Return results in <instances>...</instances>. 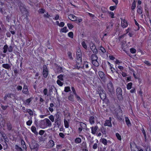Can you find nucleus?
<instances>
[{
    "instance_id": "obj_53",
    "label": "nucleus",
    "mask_w": 151,
    "mask_h": 151,
    "mask_svg": "<svg viewBox=\"0 0 151 151\" xmlns=\"http://www.w3.org/2000/svg\"><path fill=\"white\" fill-rule=\"evenodd\" d=\"M49 119L52 122H53L54 121V118L53 115H51L48 116Z\"/></svg>"
},
{
    "instance_id": "obj_49",
    "label": "nucleus",
    "mask_w": 151,
    "mask_h": 151,
    "mask_svg": "<svg viewBox=\"0 0 151 151\" xmlns=\"http://www.w3.org/2000/svg\"><path fill=\"white\" fill-rule=\"evenodd\" d=\"M57 83L58 85L60 86H62L63 85V83L61 82V81L59 80H57Z\"/></svg>"
},
{
    "instance_id": "obj_11",
    "label": "nucleus",
    "mask_w": 151,
    "mask_h": 151,
    "mask_svg": "<svg viewBox=\"0 0 151 151\" xmlns=\"http://www.w3.org/2000/svg\"><path fill=\"white\" fill-rule=\"evenodd\" d=\"M5 97L10 98L12 99H16V96L15 94L12 93H8L6 94L4 98Z\"/></svg>"
},
{
    "instance_id": "obj_16",
    "label": "nucleus",
    "mask_w": 151,
    "mask_h": 151,
    "mask_svg": "<svg viewBox=\"0 0 151 151\" xmlns=\"http://www.w3.org/2000/svg\"><path fill=\"white\" fill-rule=\"evenodd\" d=\"M22 91L23 93L25 94L28 95L29 94V92L27 85L24 86Z\"/></svg>"
},
{
    "instance_id": "obj_44",
    "label": "nucleus",
    "mask_w": 151,
    "mask_h": 151,
    "mask_svg": "<svg viewBox=\"0 0 151 151\" xmlns=\"http://www.w3.org/2000/svg\"><path fill=\"white\" fill-rule=\"evenodd\" d=\"M130 51L131 53L134 54L136 52V50L135 49L132 47L130 49Z\"/></svg>"
},
{
    "instance_id": "obj_10",
    "label": "nucleus",
    "mask_w": 151,
    "mask_h": 151,
    "mask_svg": "<svg viewBox=\"0 0 151 151\" xmlns=\"http://www.w3.org/2000/svg\"><path fill=\"white\" fill-rule=\"evenodd\" d=\"M99 75L101 80L103 81H104L105 80V77L104 73L102 71H100L99 72Z\"/></svg>"
},
{
    "instance_id": "obj_1",
    "label": "nucleus",
    "mask_w": 151,
    "mask_h": 151,
    "mask_svg": "<svg viewBox=\"0 0 151 151\" xmlns=\"http://www.w3.org/2000/svg\"><path fill=\"white\" fill-rule=\"evenodd\" d=\"M19 9L22 16H25L26 19H28L29 15V12L26 8L24 7L23 4L20 5L19 6Z\"/></svg>"
},
{
    "instance_id": "obj_54",
    "label": "nucleus",
    "mask_w": 151,
    "mask_h": 151,
    "mask_svg": "<svg viewBox=\"0 0 151 151\" xmlns=\"http://www.w3.org/2000/svg\"><path fill=\"white\" fill-rule=\"evenodd\" d=\"M110 67V69H111V71L113 73L115 71V69L113 67V65L112 64H111V65H109Z\"/></svg>"
},
{
    "instance_id": "obj_20",
    "label": "nucleus",
    "mask_w": 151,
    "mask_h": 151,
    "mask_svg": "<svg viewBox=\"0 0 151 151\" xmlns=\"http://www.w3.org/2000/svg\"><path fill=\"white\" fill-rule=\"evenodd\" d=\"M2 67L3 68L9 70L11 69V66L8 63L4 64L2 65Z\"/></svg>"
},
{
    "instance_id": "obj_36",
    "label": "nucleus",
    "mask_w": 151,
    "mask_h": 151,
    "mask_svg": "<svg viewBox=\"0 0 151 151\" xmlns=\"http://www.w3.org/2000/svg\"><path fill=\"white\" fill-rule=\"evenodd\" d=\"M81 142V139L79 137L76 138L75 140V142L77 144L80 143Z\"/></svg>"
},
{
    "instance_id": "obj_17",
    "label": "nucleus",
    "mask_w": 151,
    "mask_h": 151,
    "mask_svg": "<svg viewBox=\"0 0 151 151\" xmlns=\"http://www.w3.org/2000/svg\"><path fill=\"white\" fill-rule=\"evenodd\" d=\"M141 130L143 134L144 137L145 141V142H146L147 140V134L146 133V131L144 129V128L143 127L141 129Z\"/></svg>"
},
{
    "instance_id": "obj_42",
    "label": "nucleus",
    "mask_w": 151,
    "mask_h": 151,
    "mask_svg": "<svg viewBox=\"0 0 151 151\" xmlns=\"http://www.w3.org/2000/svg\"><path fill=\"white\" fill-rule=\"evenodd\" d=\"M45 12V10L43 8H40L39 9L38 12L40 14H42Z\"/></svg>"
},
{
    "instance_id": "obj_13",
    "label": "nucleus",
    "mask_w": 151,
    "mask_h": 151,
    "mask_svg": "<svg viewBox=\"0 0 151 151\" xmlns=\"http://www.w3.org/2000/svg\"><path fill=\"white\" fill-rule=\"evenodd\" d=\"M61 119H55V127H56L59 128L60 124Z\"/></svg>"
},
{
    "instance_id": "obj_24",
    "label": "nucleus",
    "mask_w": 151,
    "mask_h": 151,
    "mask_svg": "<svg viewBox=\"0 0 151 151\" xmlns=\"http://www.w3.org/2000/svg\"><path fill=\"white\" fill-rule=\"evenodd\" d=\"M32 98L30 97L27 99L25 101L24 103L25 105H29L30 103L32 101Z\"/></svg>"
},
{
    "instance_id": "obj_15",
    "label": "nucleus",
    "mask_w": 151,
    "mask_h": 151,
    "mask_svg": "<svg viewBox=\"0 0 151 151\" xmlns=\"http://www.w3.org/2000/svg\"><path fill=\"white\" fill-rule=\"evenodd\" d=\"M121 26L123 28H126L128 25V23L127 21L125 19L122 20L121 22Z\"/></svg>"
},
{
    "instance_id": "obj_3",
    "label": "nucleus",
    "mask_w": 151,
    "mask_h": 151,
    "mask_svg": "<svg viewBox=\"0 0 151 151\" xmlns=\"http://www.w3.org/2000/svg\"><path fill=\"white\" fill-rule=\"evenodd\" d=\"M76 59L77 61L78 62V63H77L76 65L77 66L78 64L79 65V63H81L82 61V53L80 49H78L77 50L76 52Z\"/></svg>"
},
{
    "instance_id": "obj_4",
    "label": "nucleus",
    "mask_w": 151,
    "mask_h": 151,
    "mask_svg": "<svg viewBox=\"0 0 151 151\" xmlns=\"http://www.w3.org/2000/svg\"><path fill=\"white\" fill-rule=\"evenodd\" d=\"M116 94L118 99L121 100L123 99L122 90L120 87H118L116 90Z\"/></svg>"
},
{
    "instance_id": "obj_43",
    "label": "nucleus",
    "mask_w": 151,
    "mask_h": 151,
    "mask_svg": "<svg viewBox=\"0 0 151 151\" xmlns=\"http://www.w3.org/2000/svg\"><path fill=\"white\" fill-rule=\"evenodd\" d=\"M64 91L66 92H68L70 91V87L69 86L65 87Z\"/></svg>"
},
{
    "instance_id": "obj_55",
    "label": "nucleus",
    "mask_w": 151,
    "mask_h": 151,
    "mask_svg": "<svg viewBox=\"0 0 151 151\" xmlns=\"http://www.w3.org/2000/svg\"><path fill=\"white\" fill-rule=\"evenodd\" d=\"M67 25L68 28L70 29H72L73 28V27H74L73 25L70 23L67 24Z\"/></svg>"
},
{
    "instance_id": "obj_45",
    "label": "nucleus",
    "mask_w": 151,
    "mask_h": 151,
    "mask_svg": "<svg viewBox=\"0 0 151 151\" xmlns=\"http://www.w3.org/2000/svg\"><path fill=\"white\" fill-rule=\"evenodd\" d=\"M80 126L83 129H84L86 127V124L82 122H80Z\"/></svg>"
},
{
    "instance_id": "obj_5",
    "label": "nucleus",
    "mask_w": 151,
    "mask_h": 151,
    "mask_svg": "<svg viewBox=\"0 0 151 151\" xmlns=\"http://www.w3.org/2000/svg\"><path fill=\"white\" fill-rule=\"evenodd\" d=\"M0 35H4L6 31V29L5 26L3 24L2 22H0Z\"/></svg>"
},
{
    "instance_id": "obj_56",
    "label": "nucleus",
    "mask_w": 151,
    "mask_h": 151,
    "mask_svg": "<svg viewBox=\"0 0 151 151\" xmlns=\"http://www.w3.org/2000/svg\"><path fill=\"white\" fill-rule=\"evenodd\" d=\"M76 98L77 100L79 102H80L82 101V99L80 97L78 96L77 94L76 95H75Z\"/></svg>"
},
{
    "instance_id": "obj_2",
    "label": "nucleus",
    "mask_w": 151,
    "mask_h": 151,
    "mask_svg": "<svg viewBox=\"0 0 151 151\" xmlns=\"http://www.w3.org/2000/svg\"><path fill=\"white\" fill-rule=\"evenodd\" d=\"M41 126L42 128H45L47 127H51L52 126V124L48 119L45 118L41 122Z\"/></svg>"
},
{
    "instance_id": "obj_25",
    "label": "nucleus",
    "mask_w": 151,
    "mask_h": 151,
    "mask_svg": "<svg viewBox=\"0 0 151 151\" xmlns=\"http://www.w3.org/2000/svg\"><path fill=\"white\" fill-rule=\"evenodd\" d=\"M125 120L126 123L128 126L129 127L131 125V123L130 120L128 117H125Z\"/></svg>"
},
{
    "instance_id": "obj_58",
    "label": "nucleus",
    "mask_w": 151,
    "mask_h": 151,
    "mask_svg": "<svg viewBox=\"0 0 151 151\" xmlns=\"http://www.w3.org/2000/svg\"><path fill=\"white\" fill-rule=\"evenodd\" d=\"M68 57L71 59H73V57L72 55V53L70 51L68 52Z\"/></svg>"
},
{
    "instance_id": "obj_40",
    "label": "nucleus",
    "mask_w": 151,
    "mask_h": 151,
    "mask_svg": "<svg viewBox=\"0 0 151 151\" xmlns=\"http://www.w3.org/2000/svg\"><path fill=\"white\" fill-rule=\"evenodd\" d=\"M68 36L71 38H73L74 37V34L73 32H69L68 34Z\"/></svg>"
},
{
    "instance_id": "obj_21",
    "label": "nucleus",
    "mask_w": 151,
    "mask_h": 151,
    "mask_svg": "<svg viewBox=\"0 0 151 151\" xmlns=\"http://www.w3.org/2000/svg\"><path fill=\"white\" fill-rule=\"evenodd\" d=\"M7 129L9 131L12 130V125L10 122H8L6 123Z\"/></svg>"
},
{
    "instance_id": "obj_31",
    "label": "nucleus",
    "mask_w": 151,
    "mask_h": 151,
    "mask_svg": "<svg viewBox=\"0 0 151 151\" xmlns=\"http://www.w3.org/2000/svg\"><path fill=\"white\" fill-rule=\"evenodd\" d=\"M136 6V2L135 0H134L131 6V9L132 10H134Z\"/></svg>"
},
{
    "instance_id": "obj_35",
    "label": "nucleus",
    "mask_w": 151,
    "mask_h": 151,
    "mask_svg": "<svg viewBox=\"0 0 151 151\" xmlns=\"http://www.w3.org/2000/svg\"><path fill=\"white\" fill-rule=\"evenodd\" d=\"M64 126L65 128H68L69 127V123L68 121L64 119Z\"/></svg>"
},
{
    "instance_id": "obj_37",
    "label": "nucleus",
    "mask_w": 151,
    "mask_h": 151,
    "mask_svg": "<svg viewBox=\"0 0 151 151\" xmlns=\"http://www.w3.org/2000/svg\"><path fill=\"white\" fill-rule=\"evenodd\" d=\"M15 148L17 151H22V148L19 147L17 145H15Z\"/></svg>"
},
{
    "instance_id": "obj_63",
    "label": "nucleus",
    "mask_w": 151,
    "mask_h": 151,
    "mask_svg": "<svg viewBox=\"0 0 151 151\" xmlns=\"http://www.w3.org/2000/svg\"><path fill=\"white\" fill-rule=\"evenodd\" d=\"M11 15H7L6 17V19L7 21L9 22V21L11 19Z\"/></svg>"
},
{
    "instance_id": "obj_62",
    "label": "nucleus",
    "mask_w": 151,
    "mask_h": 151,
    "mask_svg": "<svg viewBox=\"0 0 151 151\" xmlns=\"http://www.w3.org/2000/svg\"><path fill=\"white\" fill-rule=\"evenodd\" d=\"M47 88H45L43 91V93L44 95L48 96V95L47 94Z\"/></svg>"
},
{
    "instance_id": "obj_52",
    "label": "nucleus",
    "mask_w": 151,
    "mask_h": 151,
    "mask_svg": "<svg viewBox=\"0 0 151 151\" xmlns=\"http://www.w3.org/2000/svg\"><path fill=\"white\" fill-rule=\"evenodd\" d=\"M43 17H44L45 18H49L50 17H51L50 15L49 14V13L48 12H46V14H44L43 15Z\"/></svg>"
},
{
    "instance_id": "obj_57",
    "label": "nucleus",
    "mask_w": 151,
    "mask_h": 151,
    "mask_svg": "<svg viewBox=\"0 0 151 151\" xmlns=\"http://www.w3.org/2000/svg\"><path fill=\"white\" fill-rule=\"evenodd\" d=\"M32 121L31 119L29 120L26 122V124L27 125L30 126L32 124Z\"/></svg>"
},
{
    "instance_id": "obj_64",
    "label": "nucleus",
    "mask_w": 151,
    "mask_h": 151,
    "mask_svg": "<svg viewBox=\"0 0 151 151\" xmlns=\"http://www.w3.org/2000/svg\"><path fill=\"white\" fill-rule=\"evenodd\" d=\"M8 50L9 52H11L13 50V47L12 46H10L9 47H8Z\"/></svg>"
},
{
    "instance_id": "obj_22",
    "label": "nucleus",
    "mask_w": 151,
    "mask_h": 151,
    "mask_svg": "<svg viewBox=\"0 0 151 151\" xmlns=\"http://www.w3.org/2000/svg\"><path fill=\"white\" fill-rule=\"evenodd\" d=\"M101 131L103 134V135H104V137H106V129L104 127H102L101 129Z\"/></svg>"
},
{
    "instance_id": "obj_34",
    "label": "nucleus",
    "mask_w": 151,
    "mask_h": 151,
    "mask_svg": "<svg viewBox=\"0 0 151 151\" xmlns=\"http://www.w3.org/2000/svg\"><path fill=\"white\" fill-rule=\"evenodd\" d=\"M3 52L5 53L7 52V49H8V46L7 44L5 45L3 47Z\"/></svg>"
},
{
    "instance_id": "obj_50",
    "label": "nucleus",
    "mask_w": 151,
    "mask_h": 151,
    "mask_svg": "<svg viewBox=\"0 0 151 151\" xmlns=\"http://www.w3.org/2000/svg\"><path fill=\"white\" fill-rule=\"evenodd\" d=\"M116 8V5H114L113 6H111L109 7V9L112 11H114Z\"/></svg>"
},
{
    "instance_id": "obj_23",
    "label": "nucleus",
    "mask_w": 151,
    "mask_h": 151,
    "mask_svg": "<svg viewBox=\"0 0 151 151\" xmlns=\"http://www.w3.org/2000/svg\"><path fill=\"white\" fill-rule=\"evenodd\" d=\"M68 30L67 29V27H65L63 28H62L60 30V32L62 33H66L68 32Z\"/></svg>"
},
{
    "instance_id": "obj_41",
    "label": "nucleus",
    "mask_w": 151,
    "mask_h": 151,
    "mask_svg": "<svg viewBox=\"0 0 151 151\" xmlns=\"http://www.w3.org/2000/svg\"><path fill=\"white\" fill-rule=\"evenodd\" d=\"M116 137L117 139L119 141H121L122 140V138L121 136L120 135V134L118 133H116Z\"/></svg>"
},
{
    "instance_id": "obj_51",
    "label": "nucleus",
    "mask_w": 151,
    "mask_h": 151,
    "mask_svg": "<svg viewBox=\"0 0 151 151\" xmlns=\"http://www.w3.org/2000/svg\"><path fill=\"white\" fill-rule=\"evenodd\" d=\"M60 113L59 112H57L55 115V119H61V118L60 116Z\"/></svg>"
},
{
    "instance_id": "obj_47",
    "label": "nucleus",
    "mask_w": 151,
    "mask_h": 151,
    "mask_svg": "<svg viewBox=\"0 0 151 151\" xmlns=\"http://www.w3.org/2000/svg\"><path fill=\"white\" fill-rule=\"evenodd\" d=\"M63 75L62 74H60L57 76V78L59 79V80L61 81H63Z\"/></svg>"
},
{
    "instance_id": "obj_48",
    "label": "nucleus",
    "mask_w": 151,
    "mask_h": 151,
    "mask_svg": "<svg viewBox=\"0 0 151 151\" xmlns=\"http://www.w3.org/2000/svg\"><path fill=\"white\" fill-rule=\"evenodd\" d=\"M27 111L29 113L30 116L33 115V112L32 110L30 109H27Z\"/></svg>"
},
{
    "instance_id": "obj_9",
    "label": "nucleus",
    "mask_w": 151,
    "mask_h": 151,
    "mask_svg": "<svg viewBox=\"0 0 151 151\" xmlns=\"http://www.w3.org/2000/svg\"><path fill=\"white\" fill-rule=\"evenodd\" d=\"M111 121V117H109V119L106 120L105 121V123L104 124V125L105 126L111 127L112 126Z\"/></svg>"
},
{
    "instance_id": "obj_38",
    "label": "nucleus",
    "mask_w": 151,
    "mask_h": 151,
    "mask_svg": "<svg viewBox=\"0 0 151 151\" xmlns=\"http://www.w3.org/2000/svg\"><path fill=\"white\" fill-rule=\"evenodd\" d=\"M68 99L70 101H73L74 99V96L72 94L70 95L68 97Z\"/></svg>"
},
{
    "instance_id": "obj_59",
    "label": "nucleus",
    "mask_w": 151,
    "mask_h": 151,
    "mask_svg": "<svg viewBox=\"0 0 151 151\" xmlns=\"http://www.w3.org/2000/svg\"><path fill=\"white\" fill-rule=\"evenodd\" d=\"M71 89H72V90L73 91V94L75 95H76V94H77L76 93V92L75 91V89L72 86L71 87Z\"/></svg>"
},
{
    "instance_id": "obj_19",
    "label": "nucleus",
    "mask_w": 151,
    "mask_h": 151,
    "mask_svg": "<svg viewBox=\"0 0 151 151\" xmlns=\"http://www.w3.org/2000/svg\"><path fill=\"white\" fill-rule=\"evenodd\" d=\"M94 117L93 116H90L89 118V121L90 124H93L95 123Z\"/></svg>"
},
{
    "instance_id": "obj_27",
    "label": "nucleus",
    "mask_w": 151,
    "mask_h": 151,
    "mask_svg": "<svg viewBox=\"0 0 151 151\" xmlns=\"http://www.w3.org/2000/svg\"><path fill=\"white\" fill-rule=\"evenodd\" d=\"M48 145L50 147H53L55 145L54 141L52 140H50L48 142Z\"/></svg>"
},
{
    "instance_id": "obj_18",
    "label": "nucleus",
    "mask_w": 151,
    "mask_h": 151,
    "mask_svg": "<svg viewBox=\"0 0 151 151\" xmlns=\"http://www.w3.org/2000/svg\"><path fill=\"white\" fill-rule=\"evenodd\" d=\"M137 7L138 8L137 10V13L139 14H142L143 11L142 7L140 6H138Z\"/></svg>"
},
{
    "instance_id": "obj_39",
    "label": "nucleus",
    "mask_w": 151,
    "mask_h": 151,
    "mask_svg": "<svg viewBox=\"0 0 151 151\" xmlns=\"http://www.w3.org/2000/svg\"><path fill=\"white\" fill-rule=\"evenodd\" d=\"M83 67H85L86 68H88L89 67L88 62L87 61H84L83 63Z\"/></svg>"
},
{
    "instance_id": "obj_7",
    "label": "nucleus",
    "mask_w": 151,
    "mask_h": 151,
    "mask_svg": "<svg viewBox=\"0 0 151 151\" xmlns=\"http://www.w3.org/2000/svg\"><path fill=\"white\" fill-rule=\"evenodd\" d=\"M43 68L42 75L43 77L45 78H46L49 72L48 70L47 66L46 65H43Z\"/></svg>"
},
{
    "instance_id": "obj_60",
    "label": "nucleus",
    "mask_w": 151,
    "mask_h": 151,
    "mask_svg": "<svg viewBox=\"0 0 151 151\" xmlns=\"http://www.w3.org/2000/svg\"><path fill=\"white\" fill-rule=\"evenodd\" d=\"M21 145H22L23 146V148H24V146L25 147H26V145L25 144V142L24 141V140L22 139L21 140Z\"/></svg>"
},
{
    "instance_id": "obj_46",
    "label": "nucleus",
    "mask_w": 151,
    "mask_h": 151,
    "mask_svg": "<svg viewBox=\"0 0 151 151\" xmlns=\"http://www.w3.org/2000/svg\"><path fill=\"white\" fill-rule=\"evenodd\" d=\"M81 45L85 49H86L87 48V46L84 41H83L81 43Z\"/></svg>"
},
{
    "instance_id": "obj_29",
    "label": "nucleus",
    "mask_w": 151,
    "mask_h": 151,
    "mask_svg": "<svg viewBox=\"0 0 151 151\" xmlns=\"http://www.w3.org/2000/svg\"><path fill=\"white\" fill-rule=\"evenodd\" d=\"M101 142L104 145H106L107 144L108 142L107 139L105 138H103L101 139Z\"/></svg>"
},
{
    "instance_id": "obj_26",
    "label": "nucleus",
    "mask_w": 151,
    "mask_h": 151,
    "mask_svg": "<svg viewBox=\"0 0 151 151\" xmlns=\"http://www.w3.org/2000/svg\"><path fill=\"white\" fill-rule=\"evenodd\" d=\"M31 129L32 132L35 134H38V132L36 131V128L35 126H32L31 128Z\"/></svg>"
},
{
    "instance_id": "obj_61",
    "label": "nucleus",
    "mask_w": 151,
    "mask_h": 151,
    "mask_svg": "<svg viewBox=\"0 0 151 151\" xmlns=\"http://www.w3.org/2000/svg\"><path fill=\"white\" fill-rule=\"evenodd\" d=\"M0 12L2 14H4L5 13V9H3V8H0Z\"/></svg>"
},
{
    "instance_id": "obj_32",
    "label": "nucleus",
    "mask_w": 151,
    "mask_h": 151,
    "mask_svg": "<svg viewBox=\"0 0 151 151\" xmlns=\"http://www.w3.org/2000/svg\"><path fill=\"white\" fill-rule=\"evenodd\" d=\"M132 86V82H130L127 83V90L130 89Z\"/></svg>"
},
{
    "instance_id": "obj_12",
    "label": "nucleus",
    "mask_w": 151,
    "mask_h": 151,
    "mask_svg": "<svg viewBox=\"0 0 151 151\" xmlns=\"http://www.w3.org/2000/svg\"><path fill=\"white\" fill-rule=\"evenodd\" d=\"M68 19L72 21H74L77 20V17L73 14H70L68 16Z\"/></svg>"
},
{
    "instance_id": "obj_30",
    "label": "nucleus",
    "mask_w": 151,
    "mask_h": 151,
    "mask_svg": "<svg viewBox=\"0 0 151 151\" xmlns=\"http://www.w3.org/2000/svg\"><path fill=\"white\" fill-rule=\"evenodd\" d=\"M91 63L93 65L96 67H98L99 65V63L97 61V60L91 61Z\"/></svg>"
},
{
    "instance_id": "obj_28",
    "label": "nucleus",
    "mask_w": 151,
    "mask_h": 151,
    "mask_svg": "<svg viewBox=\"0 0 151 151\" xmlns=\"http://www.w3.org/2000/svg\"><path fill=\"white\" fill-rule=\"evenodd\" d=\"M91 61H93V60H97L98 58L96 54H93L91 55Z\"/></svg>"
},
{
    "instance_id": "obj_8",
    "label": "nucleus",
    "mask_w": 151,
    "mask_h": 151,
    "mask_svg": "<svg viewBox=\"0 0 151 151\" xmlns=\"http://www.w3.org/2000/svg\"><path fill=\"white\" fill-rule=\"evenodd\" d=\"M104 90L103 89L98 91L100 96L101 99L102 100L105 99L106 97V94L105 93H104Z\"/></svg>"
},
{
    "instance_id": "obj_14",
    "label": "nucleus",
    "mask_w": 151,
    "mask_h": 151,
    "mask_svg": "<svg viewBox=\"0 0 151 151\" xmlns=\"http://www.w3.org/2000/svg\"><path fill=\"white\" fill-rule=\"evenodd\" d=\"M91 133L93 134H96L97 130L98 129V127L97 126H95L94 127L92 126L91 127Z\"/></svg>"
},
{
    "instance_id": "obj_6",
    "label": "nucleus",
    "mask_w": 151,
    "mask_h": 151,
    "mask_svg": "<svg viewBox=\"0 0 151 151\" xmlns=\"http://www.w3.org/2000/svg\"><path fill=\"white\" fill-rule=\"evenodd\" d=\"M139 147V146H137L134 142L131 143L130 147L131 151H138Z\"/></svg>"
},
{
    "instance_id": "obj_33",
    "label": "nucleus",
    "mask_w": 151,
    "mask_h": 151,
    "mask_svg": "<svg viewBox=\"0 0 151 151\" xmlns=\"http://www.w3.org/2000/svg\"><path fill=\"white\" fill-rule=\"evenodd\" d=\"M99 50L101 51V52H102V53H105L106 52V51L105 49L102 46H99Z\"/></svg>"
}]
</instances>
